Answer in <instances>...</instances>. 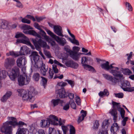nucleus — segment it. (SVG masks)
<instances>
[{"label":"nucleus","mask_w":134,"mask_h":134,"mask_svg":"<svg viewBox=\"0 0 134 134\" xmlns=\"http://www.w3.org/2000/svg\"><path fill=\"white\" fill-rule=\"evenodd\" d=\"M109 64V62L107 61L105 63L101 64L100 66L102 69L107 70H111L110 72L114 76L120 78L123 77V75L120 71H118L119 68L118 67H114L113 66V65L114 64H112L110 65Z\"/></svg>","instance_id":"obj_1"},{"label":"nucleus","mask_w":134,"mask_h":134,"mask_svg":"<svg viewBox=\"0 0 134 134\" xmlns=\"http://www.w3.org/2000/svg\"><path fill=\"white\" fill-rule=\"evenodd\" d=\"M11 119L12 121H7L4 123L1 129L2 132L6 134H12V127L11 126H9V125H10L13 126H17L18 122L15 118L12 117H11Z\"/></svg>","instance_id":"obj_2"},{"label":"nucleus","mask_w":134,"mask_h":134,"mask_svg":"<svg viewBox=\"0 0 134 134\" xmlns=\"http://www.w3.org/2000/svg\"><path fill=\"white\" fill-rule=\"evenodd\" d=\"M19 93L18 96L21 97L23 100L24 101H29L33 102L34 99L33 97V93L30 91H27L23 89H19L17 90Z\"/></svg>","instance_id":"obj_3"},{"label":"nucleus","mask_w":134,"mask_h":134,"mask_svg":"<svg viewBox=\"0 0 134 134\" xmlns=\"http://www.w3.org/2000/svg\"><path fill=\"white\" fill-rule=\"evenodd\" d=\"M32 41L35 46L36 49L39 51V53L41 56L43 54L41 51V47L45 48L47 46L48 49L49 48V46H47L46 42L43 41L40 39L38 40L37 38H32Z\"/></svg>","instance_id":"obj_4"},{"label":"nucleus","mask_w":134,"mask_h":134,"mask_svg":"<svg viewBox=\"0 0 134 134\" xmlns=\"http://www.w3.org/2000/svg\"><path fill=\"white\" fill-rule=\"evenodd\" d=\"M92 60V59L90 57H83L81 58V64L85 69L94 72L95 71L94 68L92 66L88 64V62H90Z\"/></svg>","instance_id":"obj_5"},{"label":"nucleus","mask_w":134,"mask_h":134,"mask_svg":"<svg viewBox=\"0 0 134 134\" xmlns=\"http://www.w3.org/2000/svg\"><path fill=\"white\" fill-rule=\"evenodd\" d=\"M112 104L113 109L110 112V113L113 116V119L114 122H116L118 119V113L117 110L115 109L116 107L118 109L120 108V106L119 105V103L113 101L112 102Z\"/></svg>","instance_id":"obj_6"},{"label":"nucleus","mask_w":134,"mask_h":134,"mask_svg":"<svg viewBox=\"0 0 134 134\" xmlns=\"http://www.w3.org/2000/svg\"><path fill=\"white\" fill-rule=\"evenodd\" d=\"M120 81V86L124 91L131 92L134 91V87H130V84L129 81L126 80L122 81L121 80Z\"/></svg>","instance_id":"obj_7"},{"label":"nucleus","mask_w":134,"mask_h":134,"mask_svg":"<svg viewBox=\"0 0 134 134\" xmlns=\"http://www.w3.org/2000/svg\"><path fill=\"white\" fill-rule=\"evenodd\" d=\"M15 63V59L13 58L6 59L4 62V66L7 69H9L13 66Z\"/></svg>","instance_id":"obj_8"},{"label":"nucleus","mask_w":134,"mask_h":134,"mask_svg":"<svg viewBox=\"0 0 134 134\" xmlns=\"http://www.w3.org/2000/svg\"><path fill=\"white\" fill-rule=\"evenodd\" d=\"M25 78L21 75H20L18 78V81L19 85L20 86H22L25 84H28L30 81L29 78L26 77V81H25Z\"/></svg>","instance_id":"obj_9"},{"label":"nucleus","mask_w":134,"mask_h":134,"mask_svg":"<svg viewBox=\"0 0 134 134\" xmlns=\"http://www.w3.org/2000/svg\"><path fill=\"white\" fill-rule=\"evenodd\" d=\"M19 74V69L17 67H14L13 69L12 74L9 75L10 79L12 80H14L17 77V75Z\"/></svg>","instance_id":"obj_10"},{"label":"nucleus","mask_w":134,"mask_h":134,"mask_svg":"<svg viewBox=\"0 0 134 134\" xmlns=\"http://www.w3.org/2000/svg\"><path fill=\"white\" fill-rule=\"evenodd\" d=\"M80 49V48L78 47L74 46L73 47V51H74V52H75L76 53L75 54V55L73 56L72 58L75 60H78L80 58V55L84 54L80 53H78V52L79 51Z\"/></svg>","instance_id":"obj_11"},{"label":"nucleus","mask_w":134,"mask_h":134,"mask_svg":"<svg viewBox=\"0 0 134 134\" xmlns=\"http://www.w3.org/2000/svg\"><path fill=\"white\" fill-rule=\"evenodd\" d=\"M56 92L60 98H63L67 97L68 93L66 92L64 88L63 87L56 90Z\"/></svg>","instance_id":"obj_12"},{"label":"nucleus","mask_w":134,"mask_h":134,"mask_svg":"<svg viewBox=\"0 0 134 134\" xmlns=\"http://www.w3.org/2000/svg\"><path fill=\"white\" fill-rule=\"evenodd\" d=\"M26 63L25 58L24 56L18 58L16 61L17 65L20 68H22L23 66L25 65Z\"/></svg>","instance_id":"obj_13"},{"label":"nucleus","mask_w":134,"mask_h":134,"mask_svg":"<svg viewBox=\"0 0 134 134\" xmlns=\"http://www.w3.org/2000/svg\"><path fill=\"white\" fill-rule=\"evenodd\" d=\"M31 50L26 46H23L21 48L19 53L21 55H24L30 53Z\"/></svg>","instance_id":"obj_14"},{"label":"nucleus","mask_w":134,"mask_h":134,"mask_svg":"<svg viewBox=\"0 0 134 134\" xmlns=\"http://www.w3.org/2000/svg\"><path fill=\"white\" fill-rule=\"evenodd\" d=\"M54 32L57 35L62 37H63V31L61 26L58 25H54Z\"/></svg>","instance_id":"obj_15"},{"label":"nucleus","mask_w":134,"mask_h":134,"mask_svg":"<svg viewBox=\"0 0 134 134\" xmlns=\"http://www.w3.org/2000/svg\"><path fill=\"white\" fill-rule=\"evenodd\" d=\"M108 120L104 121L102 123V132L99 133V134H108V131L107 129L108 128V126L107 123Z\"/></svg>","instance_id":"obj_16"},{"label":"nucleus","mask_w":134,"mask_h":134,"mask_svg":"<svg viewBox=\"0 0 134 134\" xmlns=\"http://www.w3.org/2000/svg\"><path fill=\"white\" fill-rule=\"evenodd\" d=\"M65 64L68 67L75 69H77L79 66V65L77 63L71 60L66 62Z\"/></svg>","instance_id":"obj_17"},{"label":"nucleus","mask_w":134,"mask_h":134,"mask_svg":"<svg viewBox=\"0 0 134 134\" xmlns=\"http://www.w3.org/2000/svg\"><path fill=\"white\" fill-rule=\"evenodd\" d=\"M55 40L57 43L62 46H64L66 44V41L64 38H60L59 36H57Z\"/></svg>","instance_id":"obj_18"},{"label":"nucleus","mask_w":134,"mask_h":134,"mask_svg":"<svg viewBox=\"0 0 134 134\" xmlns=\"http://www.w3.org/2000/svg\"><path fill=\"white\" fill-rule=\"evenodd\" d=\"M64 49L66 52L68 53L70 55V56L72 58L73 56L75 55L76 54L75 52L74 51H72L70 49V47L68 46H66L64 47Z\"/></svg>","instance_id":"obj_19"},{"label":"nucleus","mask_w":134,"mask_h":134,"mask_svg":"<svg viewBox=\"0 0 134 134\" xmlns=\"http://www.w3.org/2000/svg\"><path fill=\"white\" fill-rule=\"evenodd\" d=\"M29 131L27 129L24 128H18L16 134H29Z\"/></svg>","instance_id":"obj_20"},{"label":"nucleus","mask_w":134,"mask_h":134,"mask_svg":"<svg viewBox=\"0 0 134 134\" xmlns=\"http://www.w3.org/2000/svg\"><path fill=\"white\" fill-rule=\"evenodd\" d=\"M49 119L51 122L52 124L55 125H57L58 124V123H55V120L57 121H58V118L56 116L54 115H50L49 116Z\"/></svg>","instance_id":"obj_21"},{"label":"nucleus","mask_w":134,"mask_h":134,"mask_svg":"<svg viewBox=\"0 0 134 134\" xmlns=\"http://www.w3.org/2000/svg\"><path fill=\"white\" fill-rule=\"evenodd\" d=\"M50 122L49 119L48 120H42L41 122V127H48L50 125Z\"/></svg>","instance_id":"obj_22"},{"label":"nucleus","mask_w":134,"mask_h":134,"mask_svg":"<svg viewBox=\"0 0 134 134\" xmlns=\"http://www.w3.org/2000/svg\"><path fill=\"white\" fill-rule=\"evenodd\" d=\"M64 101L59 99H53L51 100V103L53 104L54 107L58 105L59 104H62L63 103ZM62 106V105H61Z\"/></svg>","instance_id":"obj_23"},{"label":"nucleus","mask_w":134,"mask_h":134,"mask_svg":"<svg viewBox=\"0 0 134 134\" xmlns=\"http://www.w3.org/2000/svg\"><path fill=\"white\" fill-rule=\"evenodd\" d=\"M12 94V93L11 91H8L1 98V101L3 102H5L10 97Z\"/></svg>","instance_id":"obj_24"},{"label":"nucleus","mask_w":134,"mask_h":134,"mask_svg":"<svg viewBox=\"0 0 134 134\" xmlns=\"http://www.w3.org/2000/svg\"><path fill=\"white\" fill-rule=\"evenodd\" d=\"M119 127L118 126V124L116 123H114L111 126L110 130L111 132H116L119 130Z\"/></svg>","instance_id":"obj_25"},{"label":"nucleus","mask_w":134,"mask_h":134,"mask_svg":"<svg viewBox=\"0 0 134 134\" xmlns=\"http://www.w3.org/2000/svg\"><path fill=\"white\" fill-rule=\"evenodd\" d=\"M8 22L6 20H3L1 24V27L3 29H9Z\"/></svg>","instance_id":"obj_26"},{"label":"nucleus","mask_w":134,"mask_h":134,"mask_svg":"<svg viewBox=\"0 0 134 134\" xmlns=\"http://www.w3.org/2000/svg\"><path fill=\"white\" fill-rule=\"evenodd\" d=\"M109 95V93L108 90L106 89H105L104 91H100L99 93V96L102 97H103V96H108Z\"/></svg>","instance_id":"obj_27"},{"label":"nucleus","mask_w":134,"mask_h":134,"mask_svg":"<svg viewBox=\"0 0 134 134\" xmlns=\"http://www.w3.org/2000/svg\"><path fill=\"white\" fill-rule=\"evenodd\" d=\"M32 134H45V132L44 130L40 129L37 131L35 129H34L32 132Z\"/></svg>","instance_id":"obj_28"},{"label":"nucleus","mask_w":134,"mask_h":134,"mask_svg":"<svg viewBox=\"0 0 134 134\" xmlns=\"http://www.w3.org/2000/svg\"><path fill=\"white\" fill-rule=\"evenodd\" d=\"M29 35L37 37L39 38H41V36L40 34H37L35 31L33 30H29Z\"/></svg>","instance_id":"obj_29"},{"label":"nucleus","mask_w":134,"mask_h":134,"mask_svg":"<svg viewBox=\"0 0 134 134\" xmlns=\"http://www.w3.org/2000/svg\"><path fill=\"white\" fill-rule=\"evenodd\" d=\"M31 55L33 56V60L35 61L39 59V55L37 52L34 51L32 52Z\"/></svg>","instance_id":"obj_30"},{"label":"nucleus","mask_w":134,"mask_h":134,"mask_svg":"<svg viewBox=\"0 0 134 134\" xmlns=\"http://www.w3.org/2000/svg\"><path fill=\"white\" fill-rule=\"evenodd\" d=\"M7 72L5 70H2L0 72V79H4L6 77Z\"/></svg>","instance_id":"obj_31"},{"label":"nucleus","mask_w":134,"mask_h":134,"mask_svg":"<svg viewBox=\"0 0 134 134\" xmlns=\"http://www.w3.org/2000/svg\"><path fill=\"white\" fill-rule=\"evenodd\" d=\"M40 77V74L38 73H34L33 76V79L36 81H39Z\"/></svg>","instance_id":"obj_32"},{"label":"nucleus","mask_w":134,"mask_h":134,"mask_svg":"<svg viewBox=\"0 0 134 134\" xmlns=\"http://www.w3.org/2000/svg\"><path fill=\"white\" fill-rule=\"evenodd\" d=\"M47 69L45 68L44 66H43L40 69V73L43 76H45L47 72Z\"/></svg>","instance_id":"obj_33"},{"label":"nucleus","mask_w":134,"mask_h":134,"mask_svg":"<svg viewBox=\"0 0 134 134\" xmlns=\"http://www.w3.org/2000/svg\"><path fill=\"white\" fill-rule=\"evenodd\" d=\"M69 134H76V130L75 127L72 125H70Z\"/></svg>","instance_id":"obj_34"},{"label":"nucleus","mask_w":134,"mask_h":134,"mask_svg":"<svg viewBox=\"0 0 134 134\" xmlns=\"http://www.w3.org/2000/svg\"><path fill=\"white\" fill-rule=\"evenodd\" d=\"M41 82H42L43 86L45 87L47 84V80L46 78L43 76H41Z\"/></svg>","instance_id":"obj_35"},{"label":"nucleus","mask_w":134,"mask_h":134,"mask_svg":"<svg viewBox=\"0 0 134 134\" xmlns=\"http://www.w3.org/2000/svg\"><path fill=\"white\" fill-rule=\"evenodd\" d=\"M122 72L124 74L127 75H130L132 74L131 71L128 69H124Z\"/></svg>","instance_id":"obj_36"},{"label":"nucleus","mask_w":134,"mask_h":134,"mask_svg":"<svg viewBox=\"0 0 134 134\" xmlns=\"http://www.w3.org/2000/svg\"><path fill=\"white\" fill-rule=\"evenodd\" d=\"M119 111H120V114L122 118H124V115L125 113V111L124 109L122 108H120L118 109Z\"/></svg>","instance_id":"obj_37"},{"label":"nucleus","mask_w":134,"mask_h":134,"mask_svg":"<svg viewBox=\"0 0 134 134\" xmlns=\"http://www.w3.org/2000/svg\"><path fill=\"white\" fill-rule=\"evenodd\" d=\"M69 104H70L71 107L74 109H76V105L73 100H70L69 103Z\"/></svg>","instance_id":"obj_38"},{"label":"nucleus","mask_w":134,"mask_h":134,"mask_svg":"<svg viewBox=\"0 0 134 134\" xmlns=\"http://www.w3.org/2000/svg\"><path fill=\"white\" fill-rule=\"evenodd\" d=\"M25 125L27 126V125L23 122L21 121H20L17 122V126H18L19 128H20L22 127L23 126Z\"/></svg>","instance_id":"obj_39"},{"label":"nucleus","mask_w":134,"mask_h":134,"mask_svg":"<svg viewBox=\"0 0 134 134\" xmlns=\"http://www.w3.org/2000/svg\"><path fill=\"white\" fill-rule=\"evenodd\" d=\"M15 37L17 38H19L20 37L25 38L26 37V36L23 34L22 33H19L16 34L15 36Z\"/></svg>","instance_id":"obj_40"},{"label":"nucleus","mask_w":134,"mask_h":134,"mask_svg":"<svg viewBox=\"0 0 134 134\" xmlns=\"http://www.w3.org/2000/svg\"><path fill=\"white\" fill-rule=\"evenodd\" d=\"M47 32L48 34L54 39L57 36L49 30H48L47 31Z\"/></svg>","instance_id":"obj_41"},{"label":"nucleus","mask_w":134,"mask_h":134,"mask_svg":"<svg viewBox=\"0 0 134 134\" xmlns=\"http://www.w3.org/2000/svg\"><path fill=\"white\" fill-rule=\"evenodd\" d=\"M103 76L104 78L107 80L110 81H111V79H112L113 76L107 74H104L103 75Z\"/></svg>","instance_id":"obj_42"},{"label":"nucleus","mask_w":134,"mask_h":134,"mask_svg":"<svg viewBox=\"0 0 134 134\" xmlns=\"http://www.w3.org/2000/svg\"><path fill=\"white\" fill-rule=\"evenodd\" d=\"M23 29L24 30H28L30 29H32V28L30 26L28 25L25 24L22 27Z\"/></svg>","instance_id":"obj_43"},{"label":"nucleus","mask_w":134,"mask_h":134,"mask_svg":"<svg viewBox=\"0 0 134 134\" xmlns=\"http://www.w3.org/2000/svg\"><path fill=\"white\" fill-rule=\"evenodd\" d=\"M7 55L8 56L10 55L12 56H14L15 57L18 56V55L13 51H10L9 53H7Z\"/></svg>","instance_id":"obj_44"},{"label":"nucleus","mask_w":134,"mask_h":134,"mask_svg":"<svg viewBox=\"0 0 134 134\" xmlns=\"http://www.w3.org/2000/svg\"><path fill=\"white\" fill-rule=\"evenodd\" d=\"M114 95L116 97L119 98H122L124 97V94L122 93H114Z\"/></svg>","instance_id":"obj_45"},{"label":"nucleus","mask_w":134,"mask_h":134,"mask_svg":"<svg viewBox=\"0 0 134 134\" xmlns=\"http://www.w3.org/2000/svg\"><path fill=\"white\" fill-rule=\"evenodd\" d=\"M126 7H128V10L130 11H131L133 10L132 8L131 4L128 2H126Z\"/></svg>","instance_id":"obj_46"},{"label":"nucleus","mask_w":134,"mask_h":134,"mask_svg":"<svg viewBox=\"0 0 134 134\" xmlns=\"http://www.w3.org/2000/svg\"><path fill=\"white\" fill-rule=\"evenodd\" d=\"M62 128L63 132L64 134H66L68 128L67 126L64 125L62 126Z\"/></svg>","instance_id":"obj_47"},{"label":"nucleus","mask_w":134,"mask_h":134,"mask_svg":"<svg viewBox=\"0 0 134 134\" xmlns=\"http://www.w3.org/2000/svg\"><path fill=\"white\" fill-rule=\"evenodd\" d=\"M80 100L81 99L80 97L78 96H76V97L75 102L78 105H81Z\"/></svg>","instance_id":"obj_48"},{"label":"nucleus","mask_w":134,"mask_h":134,"mask_svg":"<svg viewBox=\"0 0 134 134\" xmlns=\"http://www.w3.org/2000/svg\"><path fill=\"white\" fill-rule=\"evenodd\" d=\"M65 81L68 82V83L72 87H73L75 84L74 81L71 80H66Z\"/></svg>","instance_id":"obj_49"},{"label":"nucleus","mask_w":134,"mask_h":134,"mask_svg":"<svg viewBox=\"0 0 134 134\" xmlns=\"http://www.w3.org/2000/svg\"><path fill=\"white\" fill-rule=\"evenodd\" d=\"M21 21L23 23H26L28 24H30L31 23V21L30 20L25 18H23L21 20Z\"/></svg>","instance_id":"obj_50"},{"label":"nucleus","mask_w":134,"mask_h":134,"mask_svg":"<svg viewBox=\"0 0 134 134\" xmlns=\"http://www.w3.org/2000/svg\"><path fill=\"white\" fill-rule=\"evenodd\" d=\"M67 84V83L62 82H59L58 84V85L60 86L63 87L66 86Z\"/></svg>","instance_id":"obj_51"},{"label":"nucleus","mask_w":134,"mask_h":134,"mask_svg":"<svg viewBox=\"0 0 134 134\" xmlns=\"http://www.w3.org/2000/svg\"><path fill=\"white\" fill-rule=\"evenodd\" d=\"M69 108L70 106L69 103H67L63 106V109L64 110L67 111L69 109Z\"/></svg>","instance_id":"obj_52"},{"label":"nucleus","mask_w":134,"mask_h":134,"mask_svg":"<svg viewBox=\"0 0 134 134\" xmlns=\"http://www.w3.org/2000/svg\"><path fill=\"white\" fill-rule=\"evenodd\" d=\"M70 99H73L74 97V94L73 93H68V96Z\"/></svg>","instance_id":"obj_53"},{"label":"nucleus","mask_w":134,"mask_h":134,"mask_svg":"<svg viewBox=\"0 0 134 134\" xmlns=\"http://www.w3.org/2000/svg\"><path fill=\"white\" fill-rule=\"evenodd\" d=\"M53 70L54 72L55 73H57L58 72V70L57 68V66L56 65H53Z\"/></svg>","instance_id":"obj_54"},{"label":"nucleus","mask_w":134,"mask_h":134,"mask_svg":"<svg viewBox=\"0 0 134 134\" xmlns=\"http://www.w3.org/2000/svg\"><path fill=\"white\" fill-rule=\"evenodd\" d=\"M110 81L113 83H116L119 82V79L116 77H112V79H111V81Z\"/></svg>","instance_id":"obj_55"},{"label":"nucleus","mask_w":134,"mask_h":134,"mask_svg":"<svg viewBox=\"0 0 134 134\" xmlns=\"http://www.w3.org/2000/svg\"><path fill=\"white\" fill-rule=\"evenodd\" d=\"M40 30V35H42V36L45 37H47V36L46 35V34L44 31H43L42 29Z\"/></svg>","instance_id":"obj_56"},{"label":"nucleus","mask_w":134,"mask_h":134,"mask_svg":"<svg viewBox=\"0 0 134 134\" xmlns=\"http://www.w3.org/2000/svg\"><path fill=\"white\" fill-rule=\"evenodd\" d=\"M99 125L98 121L96 120L94 124L93 127L95 129H97L98 128Z\"/></svg>","instance_id":"obj_57"},{"label":"nucleus","mask_w":134,"mask_h":134,"mask_svg":"<svg viewBox=\"0 0 134 134\" xmlns=\"http://www.w3.org/2000/svg\"><path fill=\"white\" fill-rule=\"evenodd\" d=\"M64 77L63 74H61L59 76H58L57 75H55L54 77V79H55L57 78H59V79H62Z\"/></svg>","instance_id":"obj_58"},{"label":"nucleus","mask_w":134,"mask_h":134,"mask_svg":"<svg viewBox=\"0 0 134 134\" xmlns=\"http://www.w3.org/2000/svg\"><path fill=\"white\" fill-rule=\"evenodd\" d=\"M34 26L36 28L38 29L39 30H40L41 29L40 25L38 23H34Z\"/></svg>","instance_id":"obj_59"},{"label":"nucleus","mask_w":134,"mask_h":134,"mask_svg":"<svg viewBox=\"0 0 134 134\" xmlns=\"http://www.w3.org/2000/svg\"><path fill=\"white\" fill-rule=\"evenodd\" d=\"M44 54L48 58H50L52 57L49 51H46L45 52Z\"/></svg>","instance_id":"obj_60"},{"label":"nucleus","mask_w":134,"mask_h":134,"mask_svg":"<svg viewBox=\"0 0 134 134\" xmlns=\"http://www.w3.org/2000/svg\"><path fill=\"white\" fill-rule=\"evenodd\" d=\"M54 74V72L53 71H51V70H50L49 72V78L50 79H51L53 78V75Z\"/></svg>","instance_id":"obj_61"},{"label":"nucleus","mask_w":134,"mask_h":134,"mask_svg":"<svg viewBox=\"0 0 134 134\" xmlns=\"http://www.w3.org/2000/svg\"><path fill=\"white\" fill-rule=\"evenodd\" d=\"M81 113L82 114L81 115L83 116V118H84L87 114L86 111L82 110L81 111Z\"/></svg>","instance_id":"obj_62"},{"label":"nucleus","mask_w":134,"mask_h":134,"mask_svg":"<svg viewBox=\"0 0 134 134\" xmlns=\"http://www.w3.org/2000/svg\"><path fill=\"white\" fill-rule=\"evenodd\" d=\"M26 17L28 18L29 19L32 20L34 21H36L35 18L32 16H31L30 15H27L26 16Z\"/></svg>","instance_id":"obj_63"},{"label":"nucleus","mask_w":134,"mask_h":134,"mask_svg":"<svg viewBox=\"0 0 134 134\" xmlns=\"http://www.w3.org/2000/svg\"><path fill=\"white\" fill-rule=\"evenodd\" d=\"M71 42L73 43H74L77 45H79V41L76 40L75 38L73 39V40L71 41Z\"/></svg>","instance_id":"obj_64"}]
</instances>
